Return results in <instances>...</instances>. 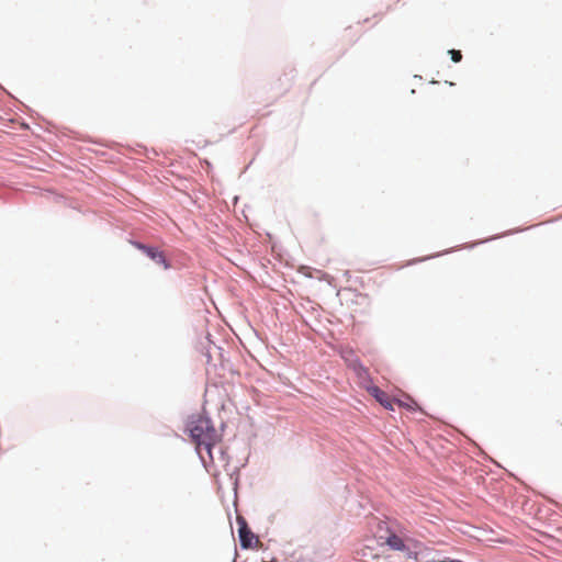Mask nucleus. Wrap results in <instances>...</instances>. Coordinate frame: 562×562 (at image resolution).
I'll return each instance as SVG.
<instances>
[{"mask_svg": "<svg viewBox=\"0 0 562 562\" xmlns=\"http://www.w3.org/2000/svg\"><path fill=\"white\" fill-rule=\"evenodd\" d=\"M401 407H406V408H413L411 405H408L407 403H403L402 402V405H400Z\"/></svg>", "mask_w": 562, "mask_h": 562, "instance_id": "6e6552de", "label": "nucleus"}, {"mask_svg": "<svg viewBox=\"0 0 562 562\" xmlns=\"http://www.w3.org/2000/svg\"><path fill=\"white\" fill-rule=\"evenodd\" d=\"M386 544L393 549V550H397V551H405L407 548L403 541V539L396 535H391L387 539H386Z\"/></svg>", "mask_w": 562, "mask_h": 562, "instance_id": "39448f33", "label": "nucleus"}, {"mask_svg": "<svg viewBox=\"0 0 562 562\" xmlns=\"http://www.w3.org/2000/svg\"><path fill=\"white\" fill-rule=\"evenodd\" d=\"M187 430L196 446L200 458L205 461L207 457L213 461L212 448L220 441V436L211 419L203 415H194L189 419Z\"/></svg>", "mask_w": 562, "mask_h": 562, "instance_id": "f257e3e1", "label": "nucleus"}, {"mask_svg": "<svg viewBox=\"0 0 562 562\" xmlns=\"http://www.w3.org/2000/svg\"><path fill=\"white\" fill-rule=\"evenodd\" d=\"M132 245L137 248L138 250H142L146 256H148L151 260H154L156 263L161 265L164 269L168 270L170 269V263L166 259V256L162 251L158 250L155 247H150L147 245H144L139 241H133Z\"/></svg>", "mask_w": 562, "mask_h": 562, "instance_id": "f03ea898", "label": "nucleus"}, {"mask_svg": "<svg viewBox=\"0 0 562 562\" xmlns=\"http://www.w3.org/2000/svg\"><path fill=\"white\" fill-rule=\"evenodd\" d=\"M368 392L373 396L384 408L394 411V405H402V401L391 398L384 391L378 386H371Z\"/></svg>", "mask_w": 562, "mask_h": 562, "instance_id": "7ed1b4c3", "label": "nucleus"}, {"mask_svg": "<svg viewBox=\"0 0 562 562\" xmlns=\"http://www.w3.org/2000/svg\"><path fill=\"white\" fill-rule=\"evenodd\" d=\"M238 533L241 547L246 549L251 548L255 542H258L257 537L251 532L244 519L238 518Z\"/></svg>", "mask_w": 562, "mask_h": 562, "instance_id": "20e7f679", "label": "nucleus"}, {"mask_svg": "<svg viewBox=\"0 0 562 562\" xmlns=\"http://www.w3.org/2000/svg\"><path fill=\"white\" fill-rule=\"evenodd\" d=\"M450 55H451V59L454 61V63H459L461 61L462 59V54L460 50H456V49H451L450 52Z\"/></svg>", "mask_w": 562, "mask_h": 562, "instance_id": "423d86ee", "label": "nucleus"}, {"mask_svg": "<svg viewBox=\"0 0 562 562\" xmlns=\"http://www.w3.org/2000/svg\"><path fill=\"white\" fill-rule=\"evenodd\" d=\"M367 550H370V551H371V549H370L369 547H363V548H361L360 550H357L356 554H357V557L359 558V560H360V561H363V559H362V558H363L364 555H367V552H366Z\"/></svg>", "mask_w": 562, "mask_h": 562, "instance_id": "0eeeda50", "label": "nucleus"}]
</instances>
